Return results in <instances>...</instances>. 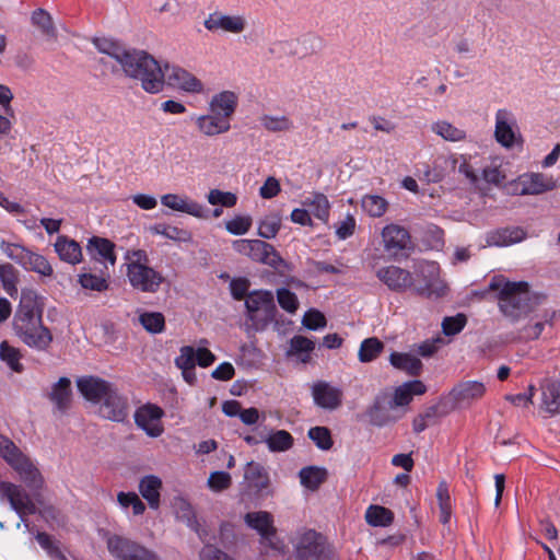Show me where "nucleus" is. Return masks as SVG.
<instances>
[{
	"label": "nucleus",
	"instance_id": "obj_5",
	"mask_svg": "<svg viewBox=\"0 0 560 560\" xmlns=\"http://www.w3.org/2000/svg\"><path fill=\"white\" fill-rule=\"evenodd\" d=\"M0 456L19 474L27 487L39 489L43 486V477L38 468L4 435H0Z\"/></svg>",
	"mask_w": 560,
	"mask_h": 560
},
{
	"label": "nucleus",
	"instance_id": "obj_45",
	"mask_svg": "<svg viewBox=\"0 0 560 560\" xmlns=\"http://www.w3.org/2000/svg\"><path fill=\"white\" fill-rule=\"evenodd\" d=\"M361 207L370 217L380 218L387 211L388 202L378 195H365L361 200Z\"/></svg>",
	"mask_w": 560,
	"mask_h": 560
},
{
	"label": "nucleus",
	"instance_id": "obj_6",
	"mask_svg": "<svg viewBox=\"0 0 560 560\" xmlns=\"http://www.w3.org/2000/svg\"><path fill=\"white\" fill-rule=\"evenodd\" d=\"M0 250L7 258L27 271L36 272L43 277H51L54 275L52 266L45 256L31 250L20 243H12L1 238Z\"/></svg>",
	"mask_w": 560,
	"mask_h": 560
},
{
	"label": "nucleus",
	"instance_id": "obj_53",
	"mask_svg": "<svg viewBox=\"0 0 560 560\" xmlns=\"http://www.w3.org/2000/svg\"><path fill=\"white\" fill-rule=\"evenodd\" d=\"M78 281L85 290L103 292L108 289V281L106 278L91 272H83L79 275Z\"/></svg>",
	"mask_w": 560,
	"mask_h": 560
},
{
	"label": "nucleus",
	"instance_id": "obj_1",
	"mask_svg": "<svg viewBox=\"0 0 560 560\" xmlns=\"http://www.w3.org/2000/svg\"><path fill=\"white\" fill-rule=\"evenodd\" d=\"M93 45L101 54L114 59L127 78L139 81L147 93L156 94L163 90V69L145 50L127 48L119 42L106 37L94 38Z\"/></svg>",
	"mask_w": 560,
	"mask_h": 560
},
{
	"label": "nucleus",
	"instance_id": "obj_18",
	"mask_svg": "<svg viewBox=\"0 0 560 560\" xmlns=\"http://www.w3.org/2000/svg\"><path fill=\"white\" fill-rule=\"evenodd\" d=\"M517 124L514 114L500 108L495 112L494 138L504 148H512L516 141Z\"/></svg>",
	"mask_w": 560,
	"mask_h": 560
},
{
	"label": "nucleus",
	"instance_id": "obj_47",
	"mask_svg": "<svg viewBox=\"0 0 560 560\" xmlns=\"http://www.w3.org/2000/svg\"><path fill=\"white\" fill-rule=\"evenodd\" d=\"M265 442L270 452H285L293 445L292 435L285 430H278L269 434Z\"/></svg>",
	"mask_w": 560,
	"mask_h": 560
},
{
	"label": "nucleus",
	"instance_id": "obj_23",
	"mask_svg": "<svg viewBox=\"0 0 560 560\" xmlns=\"http://www.w3.org/2000/svg\"><path fill=\"white\" fill-rule=\"evenodd\" d=\"M161 203L173 211L183 212L198 219H206L208 215L205 206L185 195L165 194L161 197Z\"/></svg>",
	"mask_w": 560,
	"mask_h": 560
},
{
	"label": "nucleus",
	"instance_id": "obj_33",
	"mask_svg": "<svg viewBox=\"0 0 560 560\" xmlns=\"http://www.w3.org/2000/svg\"><path fill=\"white\" fill-rule=\"evenodd\" d=\"M301 203L308 210L310 214L325 223L328 222L330 202L324 194L318 191L310 192L303 198Z\"/></svg>",
	"mask_w": 560,
	"mask_h": 560
},
{
	"label": "nucleus",
	"instance_id": "obj_57",
	"mask_svg": "<svg viewBox=\"0 0 560 560\" xmlns=\"http://www.w3.org/2000/svg\"><path fill=\"white\" fill-rule=\"evenodd\" d=\"M207 200L211 206L232 208L237 203V196L231 191L211 189L207 195Z\"/></svg>",
	"mask_w": 560,
	"mask_h": 560
},
{
	"label": "nucleus",
	"instance_id": "obj_34",
	"mask_svg": "<svg viewBox=\"0 0 560 560\" xmlns=\"http://www.w3.org/2000/svg\"><path fill=\"white\" fill-rule=\"evenodd\" d=\"M453 167H457L459 174L464 175L465 178L471 184L477 185L479 182L478 170V156L471 154H459L453 155L452 158Z\"/></svg>",
	"mask_w": 560,
	"mask_h": 560
},
{
	"label": "nucleus",
	"instance_id": "obj_15",
	"mask_svg": "<svg viewBox=\"0 0 560 560\" xmlns=\"http://www.w3.org/2000/svg\"><path fill=\"white\" fill-rule=\"evenodd\" d=\"M135 422L150 438H159L164 432L162 418L164 411L154 404H145L135 411Z\"/></svg>",
	"mask_w": 560,
	"mask_h": 560
},
{
	"label": "nucleus",
	"instance_id": "obj_29",
	"mask_svg": "<svg viewBox=\"0 0 560 560\" xmlns=\"http://www.w3.org/2000/svg\"><path fill=\"white\" fill-rule=\"evenodd\" d=\"M525 237L526 233L521 228L498 229L486 234V246H510L522 242Z\"/></svg>",
	"mask_w": 560,
	"mask_h": 560
},
{
	"label": "nucleus",
	"instance_id": "obj_64",
	"mask_svg": "<svg viewBox=\"0 0 560 560\" xmlns=\"http://www.w3.org/2000/svg\"><path fill=\"white\" fill-rule=\"evenodd\" d=\"M302 323L306 328L316 330L326 326V318L319 311L310 310L304 314Z\"/></svg>",
	"mask_w": 560,
	"mask_h": 560
},
{
	"label": "nucleus",
	"instance_id": "obj_22",
	"mask_svg": "<svg viewBox=\"0 0 560 560\" xmlns=\"http://www.w3.org/2000/svg\"><path fill=\"white\" fill-rule=\"evenodd\" d=\"M98 413L105 419L122 422L128 416L127 398L118 394V392L112 387L102 399Z\"/></svg>",
	"mask_w": 560,
	"mask_h": 560
},
{
	"label": "nucleus",
	"instance_id": "obj_44",
	"mask_svg": "<svg viewBox=\"0 0 560 560\" xmlns=\"http://www.w3.org/2000/svg\"><path fill=\"white\" fill-rule=\"evenodd\" d=\"M365 520L371 526H388L394 520V514L390 510L381 505H370L365 512Z\"/></svg>",
	"mask_w": 560,
	"mask_h": 560
},
{
	"label": "nucleus",
	"instance_id": "obj_55",
	"mask_svg": "<svg viewBox=\"0 0 560 560\" xmlns=\"http://www.w3.org/2000/svg\"><path fill=\"white\" fill-rule=\"evenodd\" d=\"M281 226V219L277 214L265 217L258 223V235L262 238H273L279 232Z\"/></svg>",
	"mask_w": 560,
	"mask_h": 560
},
{
	"label": "nucleus",
	"instance_id": "obj_35",
	"mask_svg": "<svg viewBox=\"0 0 560 560\" xmlns=\"http://www.w3.org/2000/svg\"><path fill=\"white\" fill-rule=\"evenodd\" d=\"M49 399L58 410H67L71 404V381L68 377H60L52 385Z\"/></svg>",
	"mask_w": 560,
	"mask_h": 560
},
{
	"label": "nucleus",
	"instance_id": "obj_17",
	"mask_svg": "<svg viewBox=\"0 0 560 560\" xmlns=\"http://www.w3.org/2000/svg\"><path fill=\"white\" fill-rule=\"evenodd\" d=\"M314 404L325 410H336L342 405L343 392L326 381L315 382L311 387Z\"/></svg>",
	"mask_w": 560,
	"mask_h": 560
},
{
	"label": "nucleus",
	"instance_id": "obj_60",
	"mask_svg": "<svg viewBox=\"0 0 560 560\" xmlns=\"http://www.w3.org/2000/svg\"><path fill=\"white\" fill-rule=\"evenodd\" d=\"M232 478L229 472L225 471H213L210 474L207 486L213 492H220L230 488Z\"/></svg>",
	"mask_w": 560,
	"mask_h": 560
},
{
	"label": "nucleus",
	"instance_id": "obj_8",
	"mask_svg": "<svg viewBox=\"0 0 560 560\" xmlns=\"http://www.w3.org/2000/svg\"><path fill=\"white\" fill-rule=\"evenodd\" d=\"M104 539L108 552L115 560H162L154 550L127 537L105 533Z\"/></svg>",
	"mask_w": 560,
	"mask_h": 560
},
{
	"label": "nucleus",
	"instance_id": "obj_38",
	"mask_svg": "<svg viewBox=\"0 0 560 560\" xmlns=\"http://www.w3.org/2000/svg\"><path fill=\"white\" fill-rule=\"evenodd\" d=\"M389 362L394 368L410 375H418L422 369L421 361L410 353L393 352Z\"/></svg>",
	"mask_w": 560,
	"mask_h": 560
},
{
	"label": "nucleus",
	"instance_id": "obj_30",
	"mask_svg": "<svg viewBox=\"0 0 560 560\" xmlns=\"http://www.w3.org/2000/svg\"><path fill=\"white\" fill-rule=\"evenodd\" d=\"M162 480L155 475H147L139 481V492L149 506L158 510L161 503Z\"/></svg>",
	"mask_w": 560,
	"mask_h": 560
},
{
	"label": "nucleus",
	"instance_id": "obj_25",
	"mask_svg": "<svg viewBox=\"0 0 560 560\" xmlns=\"http://www.w3.org/2000/svg\"><path fill=\"white\" fill-rule=\"evenodd\" d=\"M486 393V385L478 381H465L457 384L451 392L459 406H468L480 399Z\"/></svg>",
	"mask_w": 560,
	"mask_h": 560
},
{
	"label": "nucleus",
	"instance_id": "obj_63",
	"mask_svg": "<svg viewBox=\"0 0 560 560\" xmlns=\"http://www.w3.org/2000/svg\"><path fill=\"white\" fill-rule=\"evenodd\" d=\"M197 363L196 350L191 346H184L179 350V355L175 359V365L178 369L195 368Z\"/></svg>",
	"mask_w": 560,
	"mask_h": 560
},
{
	"label": "nucleus",
	"instance_id": "obj_51",
	"mask_svg": "<svg viewBox=\"0 0 560 560\" xmlns=\"http://www.w3.org/2000/svg\"><path fill=\"white\" fill-rule=\"evenodd\" d=\"M253 224V219L248 214H238L233 217L231 220L225 221V230L232 235H244L246 234Z\"/></svg>",
	"mask_w": 560,
	"mask_h": 560
},
{
	"label": "nucleus",
	"instance_id": "obj_54",
	"mask_svg": "<svg viewBox=\"0 0 560 560\" xmlns=\"http://www.w3.org/2000/svg\"><path fill=\"white\" fill-rule=\"evenodd\" d=\"M0 359L5 362L14 372H22L23 365L20 363V351L11 347L7 341L0 345Z\"/></svg>",
	"mask_w": 560,
	"mask_h": 560
},
{
	"label": "nucleus",
	"instance_id": "obj_56",
	"mask_svg": "<svg viewBox=\"0 0 560 560\" xmlns=\"http://www.w3.org/2000/svg\"><path fill=\"white\" fill-rule=\"evenodd\" d=\"M32 22L38 26L42 33L50 38H56V28L52 24L51 16L43 9L36 10L32 15Z\"/></svg>",
	"mask_w": 560,
	"mask_h": 560
},
{
	"label": "nucleus",
	"instance_id": "obj_13",
	"mask_svg": "<svg viewBox=\"0 0 560 560\" xmlns=\"http://www.w3.org/2000/svg\"><path fill=\"white\" fill-rule=\"evenodd\" d=\"M207 31L241 34L247 27L246 18L243 14H228L221 11L210 13L203 21Z\"/></svg>",
	"mask_w": 560,
	"mask_h": 560
},
{
	"label": "nucleus",
	"instance_id": "obj_21",
	"mask_svg": "<svg viewBox=\"0 0 560 560\" xmlns=\"http://www.w3.org/2000/svg\"><path fill=\"white\" fill-rule=\"evenodd\" d=\"M376 277L392 291L404 292L413 285V277L410 271L398 266L390 265L380 268Z\"/></svg>",
	"mask_w": 560,
	"mask_h": 560
},
{
	"label": "nucleus",
	"instance_id": "obj_2",
	"mask_svg": "<svg viewBox=\"0 0 560 560\" xmlns=\"http://www.w3.org/2000/svg\"><path fill=\"white\" fill-rule=\"evenodd\" d=\"M42 313L37 293L23 289L13 317V329L25 345L37 350H46L52 341L51 332L43 325Z\"/></svg>",
	"mask_w": 560,
	"mask_h": 560
},
{
	"label": "nucleus",
	"instance_id": "obj_7",
	"mask_svg": "<svg viewBox=\"0 0 560 560\" xmlns=\"http://www.w3.org/2000/svg\"><path fill=\"white\" fill-rule=\"evenodd\" d=\"M249 327L262 331L275 320L277 307L270 291H254L245 300Z\"/></svg>",
	"mask_w": 560,
	"mask_h": 560
},
{
	"label": "nucleus",
	"instance_id": "obj_52",
	"mask_svg": "<svg viewBox=\"0 0 560 560\" xmlns=\"http://www.w3.org/2000/svg\"><path fill=\"white\" fill-rule=\"evenodd\" d=\"M436 498L440 506V521L443 524L450 522L452 514V504L451 498L447 489V485L445 482H441L436 490Z\"/></svg>",
	"mask_w": 560,
	"mask_h": 560
},
{
	"label": "nucleus",
	"instance_id": "obj_9",
	"mask_svg": "<svg viewBox=\"0 0 560 560\" xmlns=\"http://www.w3.org/2000/svg\"><path fill=\"white\" fill-rule=\"evenodd\" d=\"M233 249L253 261L276 266L280 257L273 246L260 240H236L232 243Z\"/></svg>",
	"mask_w": 560,
	"mask_h": 560
},
{
	"label": "nucleus",
	"instance_id": "obj_20",
	"mask_svg": "<svg viewBox=\"0 0 560 560\" xmlns=\"http://www.w3.org/2000/svg\"><path fill=\"white\" fill-rule=\"evenodd\" d=\"M382 241L384 250L392 256H397L405 249L411 247V237L409 232L401 225L390 223L382 230Z\"/></svg>",
	"mask_w": 560,
	"mask_h": 560
},
{
	"label": "nucleus",
	"instance_id": "obj_27",
	"mask_svg": "<svg viewBox=\"0 0 560 560\" xmlns=\"http://www.w3.org/2000/svg\"><path fill=\"white\" fill-rule=\"evenodd\" d=\"M54 248L59 259L71 266L79 265L83 260V253L80 244L66 235H59L56 238Z\"/></svg>",
	"mask_w": 560,
	"mask_h": 560
},
{
	"label": "nucleus",
	"instance_id": "obj_4",
	"mask_svg": "<svg viewBox=\"0 0 560 560\" xmlns=\"http://www.w3.org/2000/svg\"><path fill=\"white\" fill-rule=\"evenodd\" d=\"M489 290L498 292L499 307L512 320H516L525 312L529 300L528 282H513L504 277H494L489 283Z\"/></svg>",
	"mask_w": 560,
	"mask_h": 560
},
{
	"label": "nucleus",
	"instance_id": "obj_46",
	"mask_svg": "<svg viewBox=\"0 0 560 560\" xmlns=\"http://www.w3.org/2000/svg\"><path fill=\"white\" fill-rule=\"evenodd\" d=\"M384 349V343L376 337L364 339L359 348L358 358L360 362H371L375 360Z\"/></svg>",
	"mask_w": 560,
	"mask_h": 560
},
{
	"label": "nucleus",
	"instance_id": "obj_12",
	"mask_svg": "<svg viewBox=\"0 0 560 560\" xmlns=\"http://www.w3.org/2000/svg\"><path fill=\"white\" fill-rule=\"evenodd\" d=\"M164 82L174 89L190 94H200L205 91V84L195 74L178 66L164 67Z\"/></svg>",
	"mask_w": 560,
	"mask_h": 560
},
{
	"label": "nucleus",
	"instance_id": "obj_19",
	"mask_svg": "<svg viewBox=\"0 0 560 560\" xmlns=\"http://www.w3.org/2000/svg\"><path fill=\"white\" fill-rule=\"evenodd\" d=\"M516 189L521 195H540L555 189L557 180L542 173H525L515 180Z\"/></svg>",
	"mask_w": 560,
	"mask_h": 560
},
{
	"label": "nucleus",
	"instance_id": "obj_39",
	"mask_svg": "<svg viewBox=\"0 0 560 560\" xmlns=\"http://www.w3.org/2000/svg\"><path fill=\"white\" fill-rule=\"evenodd\" d=\"M301 485L315 491L327 478V470L317 466H307L299 472Z\"/></svg>",
	"mask_w": 560,
	"mask_h": 560
},
{
	"label": "nucleus",
	"instance_id": "obj_31",
	"mask_svg": "<svg viewBox=\"0 0 560 560\" xmlns=\"http://www.w3.org/2000/svg\"><path fill=\"white\" fill-rule=\"evenodd\" d=\"M238 103V96L233 91H222L214 94L209 102V110L230 120Z\"/></svg>",
	"mask_w": 560,
	"mask_h": 560
},
{
	"label": "nucleus",
	"instance_id": "obj_50",
	"mask_svg": "<svg viewBox=\"0 0 560 560\" xmlns=\"http://www.w3.org/2000/svg\"><path fill=\"white\" fill-rule=\"evenodd\" d=\"M0 280L4 291L11 296L18 294V277L14 267L10 264H0Z\"/></svg>",
	"mask_w": 560,
	"mask_h": 560
},
{
	"label": "nucleus",
	"instance_id": "obj_43",
	"mask_svg": "<svg viewBox=\"0 0 560 560\" xmlns=\"http://www.w3.org/2000/svg\"><path fill=\"white\" fill-rule=\"evenodd\" d=\"M315 348V342L304 336H294L290 340L288 350L289 357H296L301 362L307 363L311 359V352Z\"/></svg>",
	"mask_w": 560,
	"mask_h": 560
},
{
	"label": "nucleus",
	"instance_id": "obj_32",
	"mask_svg": "<svg viewBox=\"0 0 560 560\" xmlns=\"http://www.w3.org/2000/svg\"><path fill=\"white\" fill-rule=\"evenodd\" d=\"M427 392L425 385L419 381H409L398 386L393 396L390 407H404L410 404L413 396L423 395Z\"/></svg>",
	"mask_w": 560,
	"mask_h": 560
},
{
	"label": "nucleus",
	"instance_id": "obj_61",
	"mask_svg": "<svg viewBox=\"0 0 560 560\" xmlns=\"http://www.w3.org/2000/svg\"><path fill=\"white\" fill-rule=\"evenodd\" d=\"M277 300L279 305L288 313H295L299 307L298 296L285 288L277 290Z\"/></svg>",
	"mask_w": 560,
	"mask_h": 560
},
{
	"label": "nucleus",
	"instance_id": "obj_58",
	"mask_svg": "<svg viewBox=\"0 0 560 560\" xmlns=\"http://www.w3.org/2000/svg\"><path fill=\"white\" fill-rule=\"evenodd\" d=\"M307 435L323 451H328L332 446L331 434L326 427L311 428Z\"/></svg>",
	"mask_w": 560,
	"mask_h": 560
},
{
	"label": "nucleus",
	"instance_id": "obj_16",
	"mask_svg": "<svg viewBox=\"0 0 560 560\" xmlns=\"http://www.w3.org/2000/svg\"><path fill=\"white\" fill-rule=\"evenodd\" d=\"M246 525L256 530L261 538V542L273 549H278L277 529L273 525V516L267 511L249 512L245 515Z\"/></svg>",
	"mask_w": 560,
	"mask_h": 560
},
{
	"label": "nucleus",
	"instance_id": "obj_24",
	"mask_svg": "<svg viewBox=\"0 0 560 560\" xmlns=\"http://www.w3.org/2000/svg\"><path fill=\"white\" fill-rule=\"evenodd\" d=\"M77 385L83 397L92 402H101L113 387L108 382L94 376L81 377Z\"/></svg>",
	"mask_w": 560,
	"mask_h": 560
},
{
	"label": "nucleus",
	"instance_id": "obj_36",
	"mask_svg": "<svg viewBox=\"0 0 560 560\" xmlns=\"http://www.w3.org/2000/svg\"><path fill=\"white\" fill-rule=\"evenodd\" d=\"M430 129L433 133L450 142H460L467 138L464 129L454 126L447 120H436L431 124Z\"/></svg>",
	"mask_w": 560,
	"mask_h": 560
},
{
	"label": "nucleus",
	"instance_id": "obj_3",
	"mask_svg": "<svg viewBox=\"0 0 560 560\" xmlns=\"http://www.w3.org/2000/svg\"><path fill=\"white\" fill-rule=\"evenodd\" d=\"M126 277L132 289L143 293H155L164 282V276L149 265L144 249H129L125 256Z\"/></svg>",
	"mask_w": 560,
	"mask_h": 560
},
{
	"label": "nucleus",
	"instance_id": "obj_62",
	"mask_svg": "<svg viewBox=\"0 0 560 560\" xmlns=\"http://www.w3.org/2000/svg\"><path fill=\"white\" fill-rule=\"evenodd\" d=\"M557 316V312L556 311H552V310H547L544 312L542 316H541V320L535 323L534 325H530L526 328V332H527V336L530 337V338H538L544 328H545V325L548 324V325H552V322L553 319L556 318Z\"/></svg>",
	"mask_w": 560,
	"mask_h": 560
},
{
	"label": "nucleus",
	"instance_id": "obj_26",
	"mask_svg": "<svg viewBox=\"0 0 560 560\" xmlns=\"http://www.w3.org/2000/svg\"><path fill=\"white\" fill-rule=\"evenodd\" d=\"M115 245L107 238L93 236L86 244V252L90 257L101 264H116Z\"/></svg>",
	"mask_w": 560,
	"mask_h": 560
},
{
	"label": "nucleus",
	"instance_id": "obj_10",
	"mask_svg": "<svg viewBox=\"0 0 560 560\" xmlns=\"http://www.w3.org/2000/svg\"><path fill=\"white\" fill-rule=\"evenodd\" d=\"M295 555L289 560H326L323 537L313 529L298 534L295 538Z\"/></svg>",
	"mask_w": 560,
	"mask_h": 560
},
{
	"label": "nucleus",
	"instance_id": "obj_59",
	"mask_svg": "<svg viewBox=\"0 0 560 560\" xmlns=\"http://www.w3.org/2000/svg\"><path fill=\"white\" fill-rule=\"evenodd\" d=\"M467 318L464 314L445 317L442 320V331L445 336H455L466 326Z\"/></svg>",
	"mask_w": 560,
	"mask_h": 560
},
{
	"label": "nucleus",
	"instance_id": "obj_14",
	"mask_svg": "<svg viewBox=\"0 0 560 560\" xmlns=\"http://www.w3.org/2000/svg\"><path fill=\"white\" fill-rule=\"evenodd\" d=\"M419 275L422 282L416 287L419 294L431 296H442L446 292V284L440 279V267L436 262L424 261L419 266Z\"/></svg>",
	"mask_w": 560,
	"mask_h": 560
},
{
	"label": "nucleus",
	"instance_id": "obj_40",
	"mask_svg": "<svg viewBox=\"0 0 560 560\" xmlns=\"http://www.w3.org/2000/svg\"><path fill=\"white\" fill-rule=\"evenodd\" d=\"M542 408L550 415L560 413V382L552 381L542 387Z\"/></svg>",
	"mask_w": 560,
	"mask_h": 560
},
{
	"label": "nucleus",
	"instance_id": "obj_41",
	"mask_svg": "<svg viewBox=\"0 0 560 560\" xmlns=\"http://www.w3.org/2000/svg\"><path fill=\"white\" fill-rule=\"evenodd\" d=\"M150 232L155 235H162L168 240L178 243H189L192 241V235L188 230L177 226L158 223L150 226Z\"/></svg>",
	"mask_w": 560,
	"mask_h": 560
},
{
	"label": "nucleus",
	"instance_id": "obj_48",
	"mask_svg": "<svg viewBox=\"0 0 560 560\" xmlns=\"http://www.w3.org/2000/svg\"><path fill=\"white\" fill-rule=\"evenodd\" d=\"M117 502L122 510H127L128 508L132 509V514L135 516L142 515L145 511V504L141 501L139 495L135 492H124L120 491L117 493Z\"/></svg>",
	"mask_w": 560,
	"mask_h": 560
},
{
	"label": "nucleus",
	"instance_id": "obj_42",
	"mask_svg": "<svg viewBox=\"0 0 560 560\" xmlns=\"http://www.w3.org/2000/svg\"><path fill=\"white\" fill-rule=\"evenodd\" d=\"M259 122L264 129L270 132H288L294 128L293 120L287 115L265 114L259 117Z\"/></svg>",
	"mask_w": 560,
	"mask_h": 560
},
{
	"label": "nucleus",
	"instance_id": "obj_49",
	"mask_svg": "<svg viewBox=\"0 0 560 560\" xmlns=\"http://www.w3.org/2000/svg\"><path fill=\"white\" fill-rule=\"evenodd\" d=\"M139 322L151 334L162 332L165 327V318L160 312H144L140 314Z\"/></svg>",
	"mask_w": 560,
	"mask_h": 560
},
{
	"label": "nucleus",
	"instance_id": "obj_11",
	"mask_svg": "<svg viewBox=\"0 0 560 560\" xmlns=\"http://www.w3.org/2000/svg\"><path fill=\"white\" fill-rule=\"evenodd\" d=\"M0 498L8 500L11 509L22 521L25 515L34 514L37 511L31 495L19 485L0 481Z\"/></svg>",
	"mask_w": 560,
	"mask_h": 560
},
{
	"label": "nucleus",
	"instance_id": "obj_37",
	"mask_svg": "<svg viewBox=\"0 0 560 560\" xmlns=\"http://www.w3.org/2000/svg\"><path fill=\"white\" fill-rule=\"evenodd\" d=\"M244 478L257 491L265 490L269 485L266 469L258 463L249 462L244 469Z\"/></svg>",
	"mask_w": 560,
	"mask_h": 560
},
{
	"label": "nucleus",
	"instance_id": "obj_28",
	"mask_svg": "<svg viewBox=\"0 0 560 560\" xmlns=\"http://www.w3.org/2000/svg\"><path fill=\"white\" fill-rule=\"evenodd\" d=\"M195 122L197 129L207 137L225 133L231 129L229 119L214 112L198 116Z\"/></svg>",
	"mask_w": 560,
	"mask_h": 560
}]
</instances>
